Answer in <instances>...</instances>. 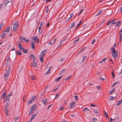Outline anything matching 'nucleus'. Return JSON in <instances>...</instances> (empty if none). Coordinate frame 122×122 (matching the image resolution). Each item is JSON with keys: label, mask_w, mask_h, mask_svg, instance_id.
I'll list each match as a JSON object with an SVG mask.
<instances>
[{"label": "nucleus", "mask_w": 122, "mask_h": 122, "mask_svg": "<svg viewBox=\"0 0 122 122\" xmlns=\"http://www.w3.org/2000/svg\"><path fill=\"white\" fill-rule=\"evenodd\" d=\"M65 40V39H64L62 41H60V43H59V45L57 46V47H58V48L59 47L61 46L62 43V42H63Z\"/></svg>", "instance_id": "nucleus-20"}, {"label": "nucleus", "mask_w": 122, "mask_h": 122, "mask_svg": "<svg viewBox=\"0 0 122 122\" xmlns=\"http://www.w3.org/2000/svg\"><path fill=\"white\" fill-rule=\"evenodd\" d=\"M115 47L113 46L111 48V50L112 51V52H114L115 51Z\"/></svg>", "instance_id": "nucleus-34"}, {"label": "nucleus", "mask_w": 122, "mask_h": 122, "mask_svg": "<svg viewBox=\"0 0 122 122\" xmlns=\"http://www.w3.org/2000/svg\"><path fill=\"white\" fill-rule=\"evenodd\" d=\"M103 12V11L102 10H100L98 12V13L96 15V16H97L99 15L101 13V12Z\"/></svg>", "instance_id": "nucleus-39"}, {"label": "nucleus", "mask_w": 122, "mask_h": 122, "mask_svg": "<svg viewBox=\"0 0 122 122\" xmlns=\"http://www.w3.org/2000/svg\"><path fill=\"white\" fill-rule=\"evenodd\" d=\"M8 105L9 104L8 103H7L5 105V107H8Z\"/></svg>", "instance_id": "nucleus-62"}, {"label": "nucleus", "mask_w": 122, "mask_h": 122, "mask_svg": "<svg viewBox=\"0 0 122 122\" xmlns=\"http://www.w3.org/2000/svg\"><path fill=\"white\" fill-rule=\"evenodd\" d=\"M73 15H74V14L73 13H71L70 15V17H69L70 18H71V17H72L73 16Z\"/></svg>", "instance_id": "nucleus-55"}, {"label": "nucleus", "mask_w": 122, "mask_h": 122, "mask_svg": "<svg viewBox=\"0 0 122 122\" xmlns=\"http://www.w3.org/2000/svg\"><path fill=\"white\" fill-rule=\"evenodd\" d=\"M83 110L84 111L86 112L89 111V110L87 108H85Z\"/></svg>", "instance_id": "nucleus-36"}, {"label": "nucleus", "mask_w": 122, "mask_h": 122, "mask_svg": "<svg viewBox=\"0 0 122 122\" xmlns=\"http://www.w3.org/2000/svg\"><path fill=\"white\" fill-rule=\"evenodd\" d=\"M63 107L62 106L60 107L59 110H63Z\"/></svg>", "instance_id": "nucleus-59"}, {"label": "nucleus", "mask_w": 122, "mask_h": 122, "mask_svg": "<svg viewBox=\"0 0 122 122\" xmlns=\"http://www.w3.org/2000/svg\"><path fill=\"white\" fill-rule=\"evenodd\" d=\"M86 58V56H84L83 57V59H82V61H85V59Z\"/></svg>", "instance_id": "nucleus-46"}, {"label": "nucleus", "mask_w": 122, "mask_h": 122, "mask_svg": "<svg viewBox=\"0 0 122 122\" xmlns=\"http://www.w3.org/2000/svg\"><path fill=\"white\" fill-rule=\"evenodd\" d=\"M70 18L69 17L67 19H66L65 20V22H67V21H69L70 19Z\"/></svg>", "instance_id": "nucleus-44"}, {"label": "nucleus", "mask_w": 122, "mask_h": 122, "mask_svg": "<svg viewBox=\"0 0 122 122\" xmlns=\"http://www.w3.org/2000/svg\"><path fill=\"white\" fill-rule=\"evenodd\" d=\"M76 100H77L78 99V97L77 96L75 95L74 96Z\"/></svg>", "instance_id": "nucleus-57"}, {"label": "nucleus", "mask_w": 122, "mask_h": 122, "mask_svg": "<svg viewBox=\"0 0 122 122\" xmlns=\"http://www.w3.org/2000/svg\"><path fill=\"white\" fill-rule=\"evenodd\" d=\"M28 50L27 49H25L23 48V49L21 50V51L24 52L25 53H26L28 52Z\"/></svg>", "instance_id": "nucleus-28"}, {"label": "nucleus", "mask_w": 122, "mask_h": 122, "mask_svg": "<svg viewBox=\"0 0 122 122\" xmlns=\"http://www.w3.org/2000/svg\"><path fill=\"white\" fill-rule=\"evenodd\" d=\"M5 97V99L4 100V102H7L9 100L10 98V97H9L6 95Z\"/></svg>", "instance_id": "nucleus-9"}, {"label": "nucleus", "mask_w": 122, "mask_h": 122, "mask_svg": "<svg viewBox=\"0 0 122 122\" xmlns=\"http://www.w3.org/2000/svg\"><path fill=\"white\" fill-rule=\"evenodd\" d=\"M18 46L19 47L20 49L21 50L23 48L22 47L20 42H19L18 43Z\"/></svg>", "instance_id": "nucleus-18"}, {"label": "nucleus", "mask_w": 122, "mask_h": 122, "mask_svg": "<svg viewBox=\"0 0 122 122\" xmlns=\"http://www.w3.org/2000/svg\"><path fill=\"white\" fill-rule=\"evenodd\" d=\"M5 111L6 112V115H8V110L7 109V107H5Z\"/></svg>", "instance_id": "nucleus-42"}, {"label": "nucleus", "mask_w": 122, "mask_h": 122, "mask_svg": "<svg viewBox=\"0 0 122 122\" xmlns=\"http://www.w3.org/2000/svg\"><path fill=\"white\" fill-rule=\"evenodd\" d=\"M93 111L95 113H98V111L97 110H93Z\"/></svg>", "instance_id": "nucleus-48"}, {"label": "nucleus", "mask_w": 122, "mask_h": 122, "mask_svg": "<svg viewBox=\"0 0 122 122\" xmlns=\"http://www.w3.org/2000/svg\"><path fill=\"white\" fill-rule=\"evenodd\" d=\"M75 22H74L71 23V26L69 28V29L70 30L71 28H73L75 26Z\"/></svg>", "instance_id": "nucleus-19"}, {"label": "nucleus", "mask_w": 122, "mask_h": 122, "mask_svg": "<svg viewBox=\"0 0 122 122\" xmlns=\"http://www.w3.org/2000/svg\"><path fill=\"white\" fill-rule=\"evenodd\" d=\"M46 50H44L42 51L40 53V56L41 57L40 58V61L42 62H43L44 60L43 58V56H44V54H45L46 52Z\"/></svg>", "instance_id": "nucleus-3"}, {"label": "nucleus", "mask_w": 122, "mask_h": 122, "mask_svg": "<svg viewBox=\"0 0 122 122\" xmlns=\"http://www.w3.org/2000/svg\"><path fill=\"white\" fill-rule=\"evenodd\" d=\"M36 114H34L32 116L31 118H30V121H32L33 119H34L35 117L36 116Z\"/></svg>", "instance_id": "nucleus-16"}, {"label": "nucleus", "mask_w": 122, "mask_h": 122, "mask_svg": "<svg viewBox=\"0 0 122 122\" xmlns=\"http://www.w3.org/2000/svg\"><path fill=\"white\" fill-rule=\"evenodd\" d=\"M4 25V24L3 23H1L0 24V30L1 29V28L2 26H3Z\"/></svg>", "instance_id": "nucleus-45"}, {"label": "nucleus", "mask_w": 122, "mask_h": 122, "mask_svg": "<svg viewBox=\"0 0 122 122\" xmlns=\"http://www.w3.org/2000/svg\"><path fill=\"white\" fill-rule=\"evenodd\" d=\"M91 106L92 107H95L96 106L95 105L93 104H91Z\"/></svg>", "instance_id": "nucleus-61"}, {"label": "nucleus", "mask_w": 122, "mask_h": 122, "mask_svg": "<svg viewBox=\"0 0 122 122\" xmlns=\"http://www.w3.org/2000/svg\"><path fill=\"white\" fill-rule=\"evenodd\" d=\"M79 39L80 38H78L77 39L74 40L73 41V43L75 44L76 42L78 41H79Z\"/></svg>", "instance_id": "nucleus-29"}, {"label": "nucleus", "mask_w": 122, "mask_h": 122, "mask_svg": "<svg viewBox=\"0 0 122 122\" xmlns=\"http://www.w3.org/2000/svg\"><path fill=\"white\" fill-rule=\"evenodd\" d=\"M33 61V62L31 63V65L33 67H36V66L37 63L36 62Z\"/></svg>", "instance_id": "nucleus-12"}, {"label": "nucleus", "mask_w": 122, "mask_h": 122, "mask_svg": "<svg viewBox=\"0 0 122 122\" xmlns=\"http://www.w3.org/2000/svg\"><path fill=\"white\" fill-rule=\"evenodd\" d=\"M114 122H119V117H117L114 119Z\"/></svg>", "instance_id": "nucleus-24"}, {"label": "nucleus", "mask_w": 122, "mask_h": 122, "mask_svg": "<svg viewBox=\"0 0 122 122\" xmlns=\"http://www.w3.org/2000/svg\"><path fill=\"white\" fill-rule=\"evenodd\" d=\"M65 70V69H63L61 70L59 73V75H61L64 72Z\"/></svg>", "instance_id": "nucleus-32"}, {"label": "nucleus", "mask_w": 122, "mask_h": 122, "mask_svg": "<svg viewBox=\"0 0 122 122\" xmlns=\"http://www.w3.org/2000/svg\"><path fill=\"white\" fill-rule=\"evenodd\" d=\"M11 70V67L9 66L8 69L6 71L4 75V78L5 81L7 79L9 75L10 74Z\"/></svg>", "instance_id": "nucleus-1"}, {"label": "nucleus", "mask_w": 122, "mask_h": 122, "mask_svg": "<svg viewBox=\"0 0 122 122\" xmlns=\"http://www.w3.org/2000/svg\"><path fill=\"white\" fill-rule=\"evenodd\" d=\"M36 98V97L35 96H33L32 97V98L31 100H32L33 102L34 101V100H35V99Z\"/></svg>", "instance_id": "nucleus-33"}, {"label": "nucleus", "mask_w": 122, "mask_h": 122, "mask_svg": "<svg viewBox=\"0 0 122 122\" xmlns=\"http://www.w3.org/2000/svg\"><path fill=\"white\" fill-rule=\"evenodd\" d=\"M49 10V8L48 6H47L46 7V13H48V11Z\"/></svg>", "instance_id": "nucleus-43"}, {"label": "nucleus", "mask_w": 122, "mask_h": 122, "mask_svg": "<svg viewBox=\"0 0 122 122\" xmlns=\"http://www.w3.org/2000/svg\"><path fill=\"white\" fill-rule=\"evenodd\" d=\"M87 48V47H84L81 50V51H84L85 49H86Z\"/></svg>", "instance_id": "nucleus-47"}, {"label": "nucleus", "mask_w": 122, "mask_h": 122, "mask_svg": "<svg viewBox=\"0 0 122 122\" xmlns=\"http://www.w3.org/2000/svg\"><path fill=\"white\" fill-rule=\"evenodd\" d=\"M115 91V88H113L111 91L110 92L109 95H110L112 94Z\"/></svg>", "instance_id": "nucleus-25"}, {"label": "nucleus", "mask_w": 122, "mask_h": 122, "mask_svg": "<svg viewBox=\"0 0 122 122\" xmlns=\"http://www.w3.org/2000/svg\"><path fill=\"white\" fill-rule=\"evenodd\" d=\"M76 102H73L70 105L71 108H73L74 107V106L75 105Z\"/></svg>", "instance_id": "nucleus-17"}, {"label": "nucleus", "mask_w": 122, "mask_h": 122, "mask_svg": "<svg viewBox=\"0 0 122 122\" xmlns=\"http://www.w3.org/2000/svg\"><path fill=\"white\" fill-rule=\"evenodd\" d=\"M92 121L94 122H96L97 120V119L94 118H93L92 119Z\"/></svg>", "instance_id": "nucleus-53"}, {"label": "nucleus", "mask_w": 122, "mask_h": 122, "mask_svg": "<svg viewBox=\"0 0 122 122\" xmlns=\"http://www.w3.org/2000/svg\"><path fill=\"white\" fill-rule=\"evenodd\" d=\"M34 112V110L30 108V110L29 111V115H31L32 113H33Z\"/></svg>", "instance_id": "nucleus-22"}, {"label": "nucleus", "mask_w": 122, "mask_h": 122, "mask_svg": "<svg viewBox=\"0 0 122 122\" xmlns=\"http://www.w3.org/2000/svg\"><path fill=\"white\" fill-rule=\"evenodd\" d=\"M8 1V0H5V2H4V4L5 5V6L4 7H5L7 5V4L9 2H12V0H10V1Z\"/></svg>", "instance_id": "nucleus-10"}, {"label": "nucleus", "mask_w": 122, "mask_h": 122, "mask_svg": "<svg viewBox=\"0 0 122 122\" xmlns=\"http://www.w3.org/2000/svg\"><path fill=\"white\" fill-rule=\"evenodd\" d=\"M115 26L118 27L120 25L121 21H118L117 22H115Z\"/></svg>", "instance_id": "nucleus-13"}, {"label": "nucleus", "mask_w": 122, "mask_h": 122, "mask_svg": "<svg viewBox=\"0 0 122 122\" xmlns=\"http://www.w3.org/2000/svg\"><path fill=\"white\" fill-rule=\"evenodd\" d=\"M95 39H93L92 41L91 42V43L92 44H93L95 42Z\"/></svg>", "instance_id": "nucleus-54"}, {"label": "nucleus", "mask_w": 122, "mask_h": 122, "mask_svg": "<svg viewBox=\"0 0 122 122\" xmlns=\"http://www.w3.org/2000/svg\"><path fill=\"white\" fill-rule=\"evenodd\" d=\"M51 0H46V2H50Z\"/></svg>", "instance_id": "nucleus-63"}, {"label": "nucleus", "mask_w": 122, "mask_h": 122, "mask_svg": "<svg viewBox=\"0 0 122 122\" xmlns=\"http://www.w3.org/2000/svg\"><path fill=\"white\" fill-rule=\"evenodd\" d=\"M42 27V26H39L38 27V31H39V32H40V31Z\"/></svg>", "instance_id": "nucleus-41"}, {"label": "nucleus", "mask_w": 122, "mask_h": 122, "mask_svg": "<svg viewBox=\"0 0 122 122\" xmlns=\"http://www.w3.org/2000/svg\"><path fill=\"white\" fill-rule=\"evenodd\" d=\"M112 54L113 57L115 58H117L118 56L117 53V51H116L115 52H112Z\"/></svg>", "instance_id": "nucleus-4"}, {"label": "nucleus", "mask_w": 122, "mask_h": 122, "mask_svg": "<svg viewBox=\"0 0 122 122\" xmlns=\"http://www.w3.org/2000/svg\"><path fill=\"white\" fill-rule=\"evenodd\" d=\"M10 26H9L8 27L6 28V29L5 30V31H4L5 33V32H9L10 31Z\"/></svg>", "instance_id": "nucleus-27"}, {"label": "nucleus", "mask_w": 122, "mask_h": 122, "mask_svg": "<svg viewBox=\"0 0 122 122\" xmlns=\"http://www.w3.org/2000/svg\"><path fill=\"white\" fill-rule=\"evenodd\" d=\"M99 79L100 80H102L103 79H104V78H103L102 77V76H100L99 77Z\"/></svg>", "instance_id": "nucleus-50"}, {"label": "nucleus", "mask_w": 122, "mask_h": 122, "mask_svg": "<svg viewBox=\"0 0 122 122\" xmlns=\"http://www.w3.org/2000/svg\"><path fill=\"white\" fill-rule=\"evenodd\" d=\"M32 39L33 40L38 42L37 43H38L39 41V39L37 36H35L33 37L32 38Z\"/></svg>", "instance_id": "nucleus-5"}, {"label": "nucleus", "mask_w": 122, "mask_h": 122, "mask_svg": "<svg viewBox=\"0 0 122 122\" xmlns=\"http://www.w3.org/2000/svg\"><path fill=\"white\" fill-rule=\"evenodd\" d=\"M31 79L33 80H34L36 79V77L33 75H31L30 76Z\"/></svg>", "instance_id": "nucleus-30"}, {"label": "nucleus", "mask_w": 122, "mask_h": 122, "mask_svg": "<svg viewBox=\"0 0 122 122\" xmlns=\"http://www.w3.org/2000/svg\"><path fill=\"white\" fill-rule=\"evenodd\" d=\"M33 101L32 100H30L29 101H28L27 102V103L28 104H30L32 102H33Z\"/></svg>", "instance_id": "nucleus-37"}, {"label": "nucleus", "mask_w": 122, "mask_h": 122, "mask_svg": "<svg viewBox=\"0 0 122 122\" xmlns=\"http://www.w3.org/2000/svg\"><path fill=\"white\" fill-rule=\"evenodd\" d=\"M120 38L119 39V42H121L122 41V38L121 35H120Z\"/></svg>", "instance_id": "nucleus-60"}, {"label": "nucleus", "mask_w": 122, "mask_h": 122, "mask_svg": "<svg viewBox=\"0 0 122 122\" xmlns=\"http://www.w3.org/2000/svg\"><path fill=\"white\" fill-rule=\"evenodd\" d=\"M82 21H80L79 22V23L78 24V25H77V27L76 28V29L75 30H76V29H77V28H78V27L80 25L81 23H82Z\"/></svg>", "instance_id": "nucleus-40"}, {"label": "nucleus", "mask_w": 122, "mask_h": 122, "mask_svg": "<svg viewBox=\"0 0 122 122\" xmlns=\"http://www.w3.org/2000/svg\"><path fill=\"white\" fill-rule=\"evenodd\" d=\"M114 20H111L110 21L108 22L107 24V25H109L110 24V25H114L115 23V22H114Z\"/></svg>", "instance_id": "nucleus-7"}, {"label": "nucleus", "mask_w": 122, "mask_h": 122, "mask_svg": "<svg viewBox=\"0 0 122 122\" xmlns=\"http://www.w3.org/2000/svg\"><path fill=\"white\" fill-rule=\"evenodd\" d=\"M114 71H112V76L113 78H114L115 75L114 74V73H113V72H114Z\"/></svg>", "instance_id": "nucleus-49"}, {"label": "nucleus", "mask_w": 122, "mask_h": 122, "mask_svg": "<svg viewBox=\"0 0 122 122\" xmlns=\"http://www.w3.org/2000/svg\"><path fill=\"white\" fill-rule=\"evenodd\" d=\"M36 108V105H34L32 106L30 108L31 109L34 110V109Z\"/></svg>", "instance_id": "nucleus-35"}, {"label": "nucleus", "mask_w": 122, "mask_h": 122, "mask_svg": "<svg viewBox=\"0 0 122 122\" xmlns=\"http://www.w3.org/2000/svg\"><path fill=\"white\" fill-rule=\"evenodd\" d=\"M17 54L19 55H21L22 54V53L20 51H18L17 52Z\"/></svg>", "instance_id": "nucleus-31"}, {"label": "nucleus", "mask_w": 122, "mask_h": 122, "mask_svg": "<svg viewBox=\"0 0 122 122\" xmlns=\"http://www.w3.org/2000/svg\"><path fill=\"white\" fill-rule=\"evenodd\" d=\"M6 96V93L5 92L3 93L1 95V96L0 97L2 99L4 98Z\"/></svg>", "instance_id": "nucleus-23"}, {"label": "nucleus", "mask_w": 122, "mask_h": 122, "mask_svg": "<svg viewBox=\"0 0 122 122\" xmlns=\"http://www.w3.org/2000/svg\"><path fill=\"white\" fill-rule=\"evenodd\" d=\"M5 32L4 31L3 32L1 35V37L2 39H3L4 38L5 36Z\"/></svg>", "instance_id": "nucleus-14"}, {"label": "nucleus", "mask_w": 122, "mask_h": 122, "mask_svg": "<svg viewBox=\"0 0 122 122\" xmlns=\"http://www.w3.org/2000/svg\"><path fill=\"white\" fill-rule=\"evenodd\" d=\"M30 58L33 61H34L35 59V56L33 55H31L30 56Z\"/></svg>", "instance_id": "nucleus-8"}, {"label": "nucleus", "mask_w": 122, "mask_h": 122, "mask_svg": "<svg viewBox=\"0 0 122 122\" xmlns=\"http://www.w3.org/2000/svg\"><path fill=\"white\" fill-rule=\"evenodd\" d=\"M41 101L45 105L47 104V99L46 98H45L44 99L42 100Z\"/></svg>", "instance_id": "nucleus-6"}, {"label": "nucleus", "mask_w": 122, "mask_h": 122, "mask_svg": "<svg viewBox=\"0 0 122 122\" xmlns=\"http://www.w3.org/2000/svg\"><path fill=\"white\" fill-rule=\"evenodd\" d=\"M58 87H57L53 91V92H55L56 90L58 89Z\"/></svg>", "instance_id": "nucleus-64"}, {"label": "nucleus", "mask_w": 122, "mask_h": 122, "mask_svg": "<svg viewBox=\"0 0 122 122\" xmlns=\"http://www.w3.org/2000/svg\"><path fill=\"white\" fill-rule=\"evenodd\" d=\"M106 59L107 58H105L103 59L102 60V61L104 62L106 61Z\"/></svg>", "instance_id": "nucleus-58"}, {"label": "nucleus", "mask_w": 122, "mask_h": 122, "mask_svg": "<svg viewBox=\"0 0 122 122\" xmlns=\"http://www.w3.org/2000/svg\"><path fill=\"white\" fill-rule=\"evenodd\" d=\"M121 101H119L118 102H117V104H116V105L117 106L121 104Z\"/></svg>", "instance_id": "nucleus-38"}, {"label": "nucleus", "mask_w": 122, "mask_h": 122, "mask_svg": "<svg viewBox=\"0 0 122 122\" xmlns=\"http://www.w3.org/2000/svg\"><path fill=\"white\" fill-rule=\"evenodd\" d=\"M44 24V22H41L40 23V26H42V25Z\"/></svg>", "instance_id": "nucleus-51"}, {"label": "nucleus", "mask_w": 122, "mask_h": 122, "mask_svg": "<svg viewBox=\"0 0 122 122\" xmlns=\"http://www.w3.org/2000/svg\"><path fill=\"white\" fill-rule=\"evenodd\" d=\"M19 117H15V118H14V120H18V119H19Z\"/></svg>", "instance_id": "nucleus-56"}, {"label": "nucleus", "mask_w": 122, "mask_h": 122, "mask_svg": "<svg viewBox=\"0 0 122 122\" xmlns=\"http://www.w3.org/2000/svg\"><path fill=\"white\" fill-rule=\"evenodd\" d=\"M115 96L113 97H112L111 96L110 97H111V98H109V100H113L115 99V97H116L117 96V94L116 93H115Z\"/></svg>", "instance_id": "nucleus-11"}, {"label": "nucleus", "mask_w": 122, "mask_h": 122, "mask_svg": "<svg viewBox=\"0 0 122 122\" xmlns=\"http://www.w3.org/2000/svg\"><path fill=\"white\" fill-rule=\"evenodd\" d=\"M62 77V76H59V77L57 78L55 80V81L56 82H57L59 81L60 80L61 78Z\"/></svg>", "instance_id": "nucleus-26"}, {"label": "nucleus", "mask_w": 122, "mask_h": 122, "mask_svg": "<svg viewBox=\"0 0 122 122\" xmlns=\"http://www.w3.org/2000/svg\"><path fill=\"white\" fill-rule=\"evenodd\" d=\"M12 93H9L8 95H7L9 97H10L12 96Z\"/></svg>", "instance_id": "nucleus-52"}, {"label": "nucleus", "mask_w": 122, "mask_h": 122, "mask_svg": "<svg viewBox=\"0 0 122 122\" xmlns=\"http://www.w3.org/2000/svg\"><path fill=\"white\" fill-rule=\"evenodd\" d=\"M19 23L17 22H15L14 25L13 27V30L14 31H15L17 29H18Z\"/></svg>", "instance_id": "nucleus-2"}, {"label": "nucleus", "mask_w": 122, "mask_h": 122, "mask_svg": "<svg viewBox=\"0 0 122 122\" xmlns=\"http://www.w3.org/2000/svg\"><path fill=\"white\" fill-rule=\"evenodd\" d=\"M20 39L21 41L24 42L25 41V37H20Z\"/></svg>", "instance_id": "nucleus-21"}, {"label": "nucleus", "mask_w": 122, "mask_h": 122, "mask_svg": "<svg viewBox=\"0 0 122 122\" xmlns=\"http://www.w3.org/2000/svg\"><path fill=\"white\" fill-rule=\"evenodd\" d=\"M31 48L33 50L35 49V43L34 41H32V42L31 44Z\"/></svg>", "instance_id": "nucleus-15"}]
</instances>
